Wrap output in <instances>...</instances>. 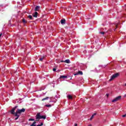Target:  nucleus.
Segmentation results:
<instances>
[{
  "label": "nucleus",
  "instance_id": "nucleus-20",
  "mask_svg": "<svg viewBox=\"0 0 126 126\" xmlns=\"http://www.w3.org/2000/svg\"><path fill=\"white\" fill-rule=\"evenodd\" d=\"M23 23H26V21L25 20V19H23L22 20Z\"/></svg>",
  "mask_w": 126,
  "mask_h": 126
},
{
  "label": "nucleus",
  "instance_id": "nucleus-12",
  "mask_svg": "<svg viewBox=\"0 0 126 126\" xmlns=\"http://www.w3.org/2000/svg\"><path fill=\"white\" fill-rule=\"evenodd\" d=\"M68 99H72V96L71 95L69 94L67 96Z\"/></svg>",
  "mask_w": 126,
  "mask_h": 126
},
{
  "label": "nucleus",
  "instance_id": "nucleus-30",
  "mask_svg": "<svg viewBox=\"0 0 126 126\" xmlns=\"http://www.w3.org/2000/svg\"><path fill=\"white\" fill-rule=\"evenodd\" d=\"M74 126H77V124H75Z\"/></svg>",
  "mask_w": 126,
  "mask_h": 126
},
{
  "label": "nucleus",
  "instance_id": "nucleus-31",
  "mask_svg": "<svg viewBox=\"0 0 126 126\" xmlns=\"http://www.w3.org/2000/svg\"><path fill=\"white\" fill-rule=\"evenodd\" d=\"M37 126H41L40 125H38Z\"/></svg>",
  "mask_w": 126,
  "mask_h": 126
},
{
  "label": "nucleus",
  "instance_id": "nucleus-32",
  "mask_svg": "<svg viewBox=\"0 0 126 126\" xmlns=\"http://www.w3.org/2000/svg\"><path fill=\"white\" fill-rule=\"evenodd\" d=\"M124 97H126V94L124 95Z\"/></svg>",
  "mask_w": 126,
  "mask_h": 126
},
{
  "label": "nucleus",
  "instance_id": "nucleus-4",
  "mask_svg": "<svg viewBox=\"0 0 126 126\" xmlns=\"http://www.w3.org/2000/svg\"><path fill=\"white\" fill-rule=\"evenodd\" d=\"M122 98V96L120 95L119 96L116 97L115 99L112 100V102H117V101H119V100H121Z\"/></svg>",
  "mask_w": 126,
  "mask_h": 126
},
{
  "label": "nucleus",
  "instance_id": "nucleus-19",
  "mask_svg": "<svg viewBox=\"0 0 126 126\" xmlns=\"http://www.w3.org/2000/svg\"><path fill=\"white\" fill-rule=\"evenodd\" d=\"M93 118H94V115H92L91 117L90 121H92L93 119Z\"/></svg>",
  "mask_w": 126,
  "mask_h": 126
},
{
  "label": "nucleus",
  "instance_id": "nucleus-25",
  "mask_svg": "<svg viewBox=\"0 0 126 126\" xmlns=\"http://www.w3.org/2000/svg\"><path fill=\"white\" fill-rule=\"evenodd\" d=\"M96 114H97L96 113H94V114L93 115V116H94H94H96Z\"/></svg>",
  "mask_w": 126,
  "mask_h": 126
},
{
  "label": "nucleus",
  "instance_id": "nucleus-28",
  "mask_svg": "<svg viewBox=\"0 0 126 126\" xmlns=\"http://www.w3.org/2000/svg\"><path fill=\"white\" fill-rule=\"evenodd\" d=\"M107 97H109V94H106Z\"/></svg>",
  "mask_w": 126,
  "mask_h": 126
},
{
  "label": "nucleus",
  "instance_id": "nucleus-16",
  "mask_svg": "<svg viewBox=\"0 0 126 126\" xmlns=\"http://www.w3.org/2000/svg\"><path fill=\"white\" fill-rule=\"evenodd\" d=\"M45 107H52V105L51 104H46L45 105Z\"/></svg>",
  "mask_w": 126,
  "mask_h": 126
},
{
  "label": "nucleus",
  "instance_id": "nucleus-27",
  "mask_svg": "<svg viewBox=\"0 0 126 126\" xmlns=\"http://www.w3.org/2000/svg\"><path fill=\"white\" fill-rule=\"evenodd\" d=\"M56 68H53V71H56Z\"/></svg>",
  "mask_w": 126,
  "mask_h": 126
},
{
  "label": "nucleus",
  "instance_id": "nucleus-34",
  "mask_svg": "<svg viewBox=\"0 0 126 126\" xmlns=\"http://www.w3.org/2000/svg\"><path fill=\"white\" fill-rule=\"evenodd\" d=\"M116 29H117V28H115V29H114V31H116Z\"/></svg>",
  "mask_w": 126,
  "mask_h": 126
},
{
  "label": "nucleus",
  "instance_id": "nucleus-17",
  "mask_svg": "<svg viewBox=\"0 0 126 126\" xmlns=\"http://www.w3.org/2000/svg\"><path fill=\"white\" fill-rule=\"evenodd\" d=\"M36 122H34L31 125V126H36Z\"/></svg>",
  "mask_w": 126,
  "mask_h": 126
},
{
  "label": "nucleus",
  "instance_id": "nucleus-5",
  "mask_svg": "<svg viewBox=\"0 0 126 126\" xmlns=\"http://www.w3.org/2000/svg\"><path fill=\"white\" fill-rule=\"evenodd\" d=\"M78 74H80V75H82L83 73L81 71H79L78 72L74 74V75H78Z\"/></svg>",
  "mask_w": 126,
  "mask_h": 126
},
{
  "label": "nucleus",
  "instance_id": "nucleus-23",
  "mask_svg": "<svg viewBox=\"0 0 126 126\" xmlns=\"http://www.w3.org/2000/svg\"><path fill=\"white\" fill-rule=\"evenodd\" d=\"M115 27H116V28H117V27H118V23H115Z\"/></svg>",
  "mask_w": 126,
  "mask_h": 126
},
{
  "label": "nucleus",
  "instance_id": "nucleus-14",
  "mask_svg": "<svg viewBox=\"0 0 126 126\" xmlns=\"http://www.w3.org/2000/svg\"><path fill=\"white\" fill-rule=\"evenodd\" d=\"M44 58H45V57L42 56V57H41V58L39 59V61H40L41 62H42V61H43V60H44Z\"/></svg>",
  "mask_w": 126,
  "mask_h": 126
},
{
  "label": "nucleus",
  "instance_id": "nucleus-15",
  "mask_svg": "<svg viewBox=\"0 0 126 126\" xmlns=\"http://www.w3.org/2000/svg\"><path fill=\"white\" fill-rule=\"evenodd\" d=\"M49 99V97H46L45 98H44L42 99V101H45V100H48Z\"/></svg>",
  "mask_w": 126,
  "mask_h": 126
},
{
  "label": "nucleus",
  "instance_id": "nucleus-7",
  "mask_svg": "<svg viewBox=\"0 0 126 126\" xmlns=\"http://www.w3.org/2000/svg\"><path fill=\"white\" fill-rule=\"evenodd\" d=\"M62 63H70V61L68 59H67L64 61H62Z\"/></svg>",
  "mask_w": 126,
  "mask_h": 126
},
{
  "label": "nucleus",
  "instance_id": "nucleus-1",
  "mask_svg": "<svg viewBox=\"0 0 126 126\" xmlns=\"http://www.w3.org/2000/svg\"><path fill=\"white\" fill-rule=\"evenodd\" d=\"M36 122H38L39 120L41 119H43V120H46V116H41V113H38L36 116Z\"/></svg>",
  "mask_w": 126,
  "mask_h": 126
},
{
  "label": "nucleus",
  "instance_id": "nucleus-11",
  "mask_svg": "<svg viewBox=\"0 0 126 126\" xmlns=\"http://www.w3.org/2000/svg\"><path fill=\"white\" fill-rule=\"evenodd\" d=\"M39 9H40V6H37L35 8V11H38V10H39Z\"/></svg>",
  "mask_w": 126,
  "mask_h": 126
},
{
  "label": "nucleus",
  "instance_id": "nucleus-33",
  "mask_svg": "<svg viewBox=\"0 0 126 126\" xmlns=\"http://www.w3.org/2000/svg\"><path fill=\"white\" fill-rule=\"evenodd\" d=\"M88 126H92V125H89Z\"/></svg>",
  "mask_w": 126,
  "mask_h": 126
},
{
  "label": "nucleus",
  "instance_id": "nucleus-18",
  "mask_svg": "<svg viewBox=\"0 0 126 126\" xmlns=\"http://www.w3.org/2000/svg\"><path fill=\"white\" fill-rule=\"evenodd\" d=\"M28 18H30V19H32V17L31 15H29Z\"/></svg>",
  "mask_w": 126,
  "mask_h": 126
},
{
  "label": "nucleus",
  "instance_id": "nucleus-26",
  "mask_svg": "<svg viewBox=\"0 0 126 126\" xmlns=\"http://www.w3.org/2000/svg\"><path fill=\"white\" fill-rule=\"evenodd\" d=\"M2 35V33H1L0 34V37H1Z\"/></svg>",
  "mask_w": 126,
  "mask_h": 126
},
{
  "label": "nucleus",
  "instance_id": "nucleus-3",
  "mask_svg": "<svg viewBox=\"0 0 126 126\" xmlns=\"http://www.w3.org/2000/svg\"><path fill=\"white\" fill-rule=\"evenodd\" d=\"M119 76V73H117L116 74H113L110 79L109 80V81H112L113 79H115V78H117Z\"/></svg>",
  "mask_w": 126,
  "mask_h": 126
},
{
  "label": "nucleus",
  "instance_id": "nucleus-24",
  "mask_svg": "<svg viewBox=\"0 0 126 126\" xmlns=\"http://www.w3.org/2000/svg\"><path fill=\"white\" fill-rule=\"evenodd\" d=\"M122 117H123V118H126V114L125 115H123Z\"/></svg>",
  "mask_w": 126,
  "mask_h": 126
},
{
  "label": "nucleus",
  "instance_id": "nucleus-22",
  "mask_svg": "<svg viewBox=\"0 0 126 126\" xmlns=\"http://www.w3.org/2000/svg\"><path fill=\"white\" fill-rule=\"evenodd\" d=\"M100 34H102V35H104L105 34L104 32H100Z\"/></svg>",
  "mask_w": 126,
  "mask_h": 126
},
{
  "label": "nucleus",
  "instance_id": "nucleus-9",
  "mask_svg": "<svg viewBox=\"0 0 126 126\" xmlns=\"http://www.w3.org/2000/svg\"><path fill=\"white\" fill-rule=\"evenodd\" d=\"M37 15H38V12H35L33 14V17H37Z\"/></svg>",
  "mask_w": 126,
  "mask_h": 126
},
{
  "label": "nucleus",
  "instance_id": "nucleus-35",
  "mask_svg": "<svg viewBox=\"0 0 126 126\" xmlns=\"http://www.w3.org/2000/svg\"><path fill=\"white\" fill-rule=\"evenodd\" d=\"M125 86H126V83L125 84Z\"/></svg>",
  "mask_w": 126,
  "mask_h": 126
},
{
  "label": "nucleus",
  "instance_id": "nucleus-13",
  "mask_svg": "<svg viewBox=\"0 0 126 126\" xmlns=\"http://www.w3.org/2000/svg\"><path fill=\"white\" fill-rule=\"evenodd\" d=\"M67 77L66 76H63V75H61L60 77V78H66Z\"/></svg>",
  "mask_w": 126,
  "mask_h": 126
},
{
  "label": "nucleus",
  "instance_id": "nucleus-29",
  "mask_svg": "<svg viewBox=\"0 0 126 126\" xmlns=\"http://www.w3.org/2000/svg\"><path fill=\"white\" fill-rule=\"evenodd\" d=\"M43 123H41V124L40 125L41 126H43Z\"/></svg>",
  "mask_w": 126,
  "mask_h": 126
},
{
  "label": "nucleus",
  "instance_id": "nucleus-8",
  "mask_svg": "<svg viewBox=\"0 0 126 126\" xmlns=\"http://www.w3.org/2000/svg\"><path fill=\"white\" fill-rule=\"evenodd\" d=\"M15 117H17L15 119V120L16 121V120H18V118H19L20 115H18L17 113H15Z\"/></svg>",
  "mask_w": 126,
  "mask_h": 126
},
{
  "label": "nucleus",
  "instance_id": "nucleus-10",
  "mask_svg": "<svg viewBox=\"0 0 126 126\" xmlns=\"http://www.w3.org/2000/svg\"><path fill=\"white\" fill-rule=\"evenodd\" d=\"M61 24H65V19L61 20Z\"/></svg>",
  "mask_w": 126,
  "mask_h": 126
},
{
  "label": "nucleus",
  "instance_id": "nucleus-6",
  "mask_svg": "<svg viewBox=\"0 0 126 126\" xmlns=\"http://www.w3.org/2000/svg\"><path fill=\"white\" fill-rule=\"evenodd\" d=\"M15 109H16V107H15V108H13V109L11 111V113L13 115H15Z\"/></svg>",
  "mask_w": 126,
  "mask_h": 126
},
{
  "label": "nucleus",
  "instance_id": "nucleus-2",
  "mask_svg": "<svg viewBox=\"0 0 126 126\" xmlns=\"http://www.w3.org/2000/svg\"><path fill=\"white\" fill-rule=\"evenodd\" d=\"M24 112H25V109L22 108V109H17L15 113L18 115H20L21 113H24Z\"/></svg>",
  "mask_w": 126,
  "mask_h": 126
},
{
  "label": "nucleus",
  "instance_id": "nucleus-21",
  "mask_svg": "<svg viewBox=\"0 0 126 126\" xmlns=\"http://www.w3.org/2000/svg\"><path fill=\"white\" fill-rule=\"evenodd\" d=\"M29 122H31V121H35V120L33 119H29Z\"/></svg>",
  "mask_w": 126,
  "mask_h": 126
}]
</instances>
